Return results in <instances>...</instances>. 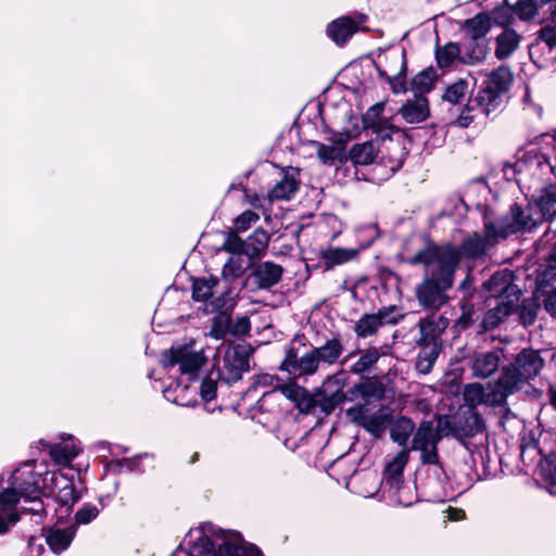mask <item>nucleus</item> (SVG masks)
Listing matches in <instances>:
<instances>
[{
  "instance_id": "11",
  "label": "nucleus",
  "mask_w": 556,
  "mask_h": 556,
  "mask_svg": "<svg viewBox=\"0 0 556 556\" xmlns=\"http://www.w3.org/2000/svg\"><path fill=\"white\" fill-rule=\"evenodd\" d=\"M539 213L538 208H534L533 201L528 204L527 207L521 208L515 205L511 211L513 222L507 225L498 226L501 230V237L505 238L509 233L517 232L519 230H531L544 220H536L534 216Z\"/></svg>"
},
{
  "instance_id": "42",
  "label": "nucleus",
  "mask_w": 556,
  "mask_h": 556,
  "mask_svg": "<svg viewBox=\"0 0 556 556\" xmlns=\"http://www.w3.org/2000/svg\"><path fill=\"white\" fill-rule=\"evenodd\" d=\"M491 24L494 23L498 26H508L514 23L516 15L513 5L503 4L496 7L490 14Z\"/></svg>"
},
{
  "instance_id": "36",
  "label": "nucleus",
  "mask_w": 556,
  "mask_h": 556,
  "mask_svg": "<svg viewBox=\"0 0 556 556\" xmlns=\"http://www.w3.org/2000/svg\"><path fill=\"white\" fill-rule=\"evenodd\" d=\"M80 452V447L74 443L54 444L50 447L51 458L59 465H68Z\"/></svg>"
},
{
  "instance_id": "49",
  "label": "nucleus",
  "mask_w": 556,
  "mask_h": 556,
  "mask_svg": "<svg viewBox=\"0 0 556 556\" xmlns=\"http://www.w3.org/2000/svg\"><path fill=\"white\" fill-rule=\"evenodd\" d=\"M543 45L546 46L549 50L556 48V22L554 24L544 26L540 30L535 48L543 49Z\"/></svg>"
},
{
  "instance_id": "33",
  "label": "nucleus",
  "mask_w": 556,
  "mask_h": 556,
  "mask_svg": "<svg viewBox=\"0 0 556 556\" xmlns=\"http://www.w3.org/2000/svg\"><path fill=\"white\" fill-rule=\"evenodd\" d=\"M319 363L334 364L343 352V345L340 340L332 338L328 340L324 345L313 349Z\"/></svg>"
},
{
  "instance_id": "12",
  "label": "nucleus",
  "mask_w": 556,
  "mask_h": 556,
  "mask_svg": "<svg viewBox=\"0 0 556 556\" xmlns=\"http://www.w3.org/2000/svg\"><path fill=\"white\" fill-rule=\"evenodd\" d=\"M513 75L508 67H497L488 75L481 99L488 101L486 105L491 106L500 94L508 90Z\"/></svg>"
},
{
  "instance_id": "54",
  "label": "nucleus",
  "mask_w": 556,
  "mask_h": 556,
  "mask_svg": "<svg viewBox=\"0 0 556 556\" xmlns=\"http://www.w3.org/2000/svg\"><path fill=\"white\" fill-rule=\"evenodd\" d=\"M200 394L204 401L213 400L216 395V382L212 379L203 380L200 388Z\"/></svg>"
},
{
  "instance_id": "32",
  "label": "nucleus",
  "mask_w": 556,
  "mask_h": 556,
  "mask_svg": "<svg viewBox=\"0 0 556 556\" xmlns=\"http://www.w3.org/2000/svg\"><path fill=\"white\" fill-rule=\"evenodd\" d=\"M361 249L328 248L321 252V257L328 268L354 260Z\"/></svg>"
},
{
  "instance_id": "23",
  "label": "nucleus",
  "mask_w": 556,
  "mask_h": 556,
  "mask_svg": "<svg viewBox=\"0 0 556 556\" xmlns=\"http://www.w3.org/2000/svg\"><path fill=\"white\" fill-rule=\"evenodd\" d=\"M356 30L357 24L345 16L334 20L327 27L328 36L338 46L344 45Z\"/></svg>"
},
{
  "instance_id": "44",
  "label": "nucleus",
  "mask_w": 556,
  "mask_h": 556,
  "mask_svg": "<svg viewBox=\"0 0 556 556\" xmlns=\"http://www.w3.org/2000/svg\"><path fill=\"white\" fill-rule=\"evenodd\" d=\"M469 91L468 83L465 79H458L447 87L444 99L451 103H459Z\"/></svg>"
},
{
  "instance_id": "13",
  "label": "nucleus",
  "mask_w": 556,
  "mask_h": 556,
  "mask_svg": "<svg viewBox=\"0 0 556 556\" xmlns=\"http://www.w3.org/2000/svg\"><path fill=\"white\" fill-rule=\"evenodd\" d=\"M348 137L343 134H336L330 144L313 141L319 161L325 165H332L337 161L342 162L345 159V147Z\"/></svg>"
},
{
  "instance_id": "1",
  "label": "nucleus",
  "mask_w": 556,
  "mask_h": 556,
  "mask_svg": "<svg viewBox=\"0 0 556 556\" xmlns=\"http://www.w3.org/2000/svg\"><path fill=\"white\" fill-rule=\"evenodd\" d=\"M34 462L24 463L12 472L8 485L0 492V535L20 520V498L37 496V493L54 494L58 502L71 509L83 496L74 486L73 479L61 471H47L43 477L34 470Z\"/></svg>"
},
{
  "instance_id": "53",
  "label": "nucleus",
  "mask_w": 556,
  "mask_h": 556,
  "mask_svg": "<svg viewBox=\"0 0 556 556\" xmlns=\"http://www.w3.org/2000/svg\"><path fill=\"white\" fill-rule=\"evenodd\" d=\"M424 349L418 354V359L425 361L433 365L439 355V344H424Z\"/></svg>"
},
{
  "instance_id": "64",
  "label": "nucleus",
  "mask_w": 556,
  "mask_h": 556,
  "mask_svg": "<svg viewBox=\"0 0 556 556\" xmlns=\"http://www.w3.org/2000/svg\"><path fill=\"white\" fill-rule=\"evenodd\" d=\"M500 279H501V277H500V276L494 275V276H493V277H492V278L486 282V287H488L489 289H491V287H492L493 285H496V283H497V281H498Z\"/></svg>"
},
{
  "instance_id": "3",
  "label": "nucleus",
  "mask_w": 556,
  "mask_h": 556,
  "mask_svg": "<svg viewBox=\"0 0 556 556\" xmlns=\"http://www.w3.org/2000/svg\"><path fill=\"white\" fill-rule=\"evenodd\" d=\"M185 556H263L253 545H243L238 532L203 522L187 534Z\"/></svg>"
},
{
  "instance_id": "48",
  "label": "nucleus",
  "mask_w": 556,
  "mask_h": 556,
  "mask_svg": "<svg viewBox=\"0 0 556 556\" xmlns=\"http://www.w3.org/2000/svg\"><path fill=\"white\" fill-rule=\"evenodd\" d=\"M509 312L510 307L508 305H497L495 308L490 309L483 319V327L485 329H493L497 327Z\"/></svg>"
},
{
  "instance_id": "10",
  "label": "nucleus",
  "mask_w": 556,
  "mask_h": 556,
  "mask_svg": "<svg viewBox=\"0 0 556 556\" xmlns=\"http://www.w3.org/2000/svg\"><path fill=\"white\" fill-rule=\"evenodd\" d=\"M216 277L197 278L192 282V298L194 301L205 302V311L214 313L224 307L226 299L224 292H218Z\"/></svg>"
},
{
  "instance_id": "60",
  "label": "nucleus",
  "mask_w": 556,
  "mask_h": 556,
  "mask_svg": "<svg viewBox=\"0 0 556 556\" xmlns=\"http://www.w3.org/2000/svg\"><path fill=\"white\" fill-rule=\"evenodd\" d=\"M447 518L451 521H459L465 518V511L460 508L448 507L446 509Z\"/></svg>"
},
{
  "instance_id": "61",
  "label": "nucleus",
  "mask_w": 556,
  "mask_h": 556,
  "mask_svg": "<svg viewBox=\"0 0 556 556\" xmlns=\"http://www.w3.org/2000/svg\"><path fill=\"white\" fill-rule=\"evenodd\" d=\"M545 307L553 316L556 317V289L547 296Z\"/></svg>"
},
{
  "instance_id": "27",
  "label": "nucleus",
  "mask_w": 556,
  "mask_h": 556,
  "mask_svg": "<svg viewBox=\"0 0 556 556\" xmlns=\"http://www.w3.org/2000/svg\"><path fill=\"white\" fill-rule=\"evenodd\" d=\"M545 4H549L552 15H554L556 11V1L554 0H519L513 7L516 17L520 21H530Z\"/></svg>"
},
{
  "instance_id": "56",
  "label": "nucleus",
  "mask_w": 556,
  "mask_h": 556,
  "mask_svg": "<svg viewBox=\"0 0 556 556\" xmlns=\"http://www.w3.org/2000/svg\"><path fill=\"white\" fill-rule=\"evenodd\" d=\"M366 482L370 484V488L368 489H361L358 493L364 497H372L379 489V485L381 484L378 480V478L374 475H368L365 478Z\"/></svg>"
},
{
  "instance_id": "59",
  "label": "nucleus",
  "mask_w": 556,
  "mask_h": 556,
  "mask_svg": "<svg viewBox=\"0 0 556 556\" xmlns=\"http://www.w3.org/2000/svg\"><path fill=\"white\" fill-rule=\"evenodd\" d=\"M277 382H278V378H276V377H274L271 375L265 374V375H261L258 377V380H257L258 384H262V386H273L274 387V391L273 392L264 394L263 401L266 397L271 396L274 394V392L278 390L279 386L277 384Z\"/></svg>"
},
{
  "instance_id": "31",
  "label": "nucleus",
  "mask_w": 556,
  "mask_h": 556,
  "mask_svg": "<svg viewBox=\"0 0 556 556\" xmlns=\"http://www.w3.org/2000/svg\"><path fill=\"white\" fill-rule=\"evenodd\" d=\"M270 237L263 229H256L254 232L244 241L245 255L249 258L260 257L267 249Z\"/></svg>"
},
{
  "instance_id": "20",
  "label": "nucleus",
  "mask_w": 556,
  "mask_h": 556,
  "mask_svg": "<svg viewBox=\"0 0 556 556\" xmlns=\"http://www.w3.org/2000/svg\"><path fill=\"white\" fill-rule=\"evenodd\" d=\"M300 185L298 170H287L282 178L273 187L269 192L270 200H289L298 191Z\"/></svg>"
},
{
  "instance_id": "38",
  "label": "nucleus",
  "mask_w": 556,
  "mask_h": 556,
  "mask_svg": "<svg viewBox=\"0 0 556 556\" xmlns=\"http://www.w3.org/2000/svg\"><path fill=\"white\" fill-rule=\"evenodd\" d=\"M376 157L375 147L370 142L355 144L350 152V159L354 164L367 165Z\"/></svg>"
},
{
  "instance_id": "34",
  "label": "nucleus",
  "mask_w": 556,
  "mask_h": 556,
  "mask_svg": "<svg viewBox=\"0 0 556 556\" xmlns=\"http://www.w3.org/2000/svg\"><path fill=\"white\" fill-rule=\"evenodd\" d=\"M415 430V424L407 417L397 418L391 426V439L399 445L404 446Z\"/></svg>"
},
{
  "instance_id": "57",
  "label": "nucleus",
  "mask_w": 556,
  "mask_h": 556,
  "mask_svg": "<svg viewBox=\"0 0 556 556\" xmlns=\"http://www.w3.org/2000/svg\"><path fill=\"white\" fill-rule=\"evenodd\" d=\"M250 327L248 317H239L232 325L231 332L236 336H243L250 331Z\"/></svg>"
},
{
  "instance_id": "21",
  "label": "nucleus",
  "mask_w": 556,
  "mask_h": 556,
  "mask_svg": "<svg viewBox=\"0 0 556 556\" xmlns=\"http://www.w3.org/2000/svg\"><path fill=\"white\" fill-rule=\"evenodd\" d=\"M534 208L539 213L534 216L536 220H548L556 216V185H551L541 191V194L533 200Z\"/></svg>"
},
{
  "instance_id": "46",
  "label": "nucleus",
  "mask_w": 556,
  "mask_h": 556,
  "mask_svg": "<svg viewBox=\"0 0 556 556\" xmlns=\"http://www.w3.org/2000/svg\"><path fill=\"white\" fill-rule=\"evenodd\" d=\"M435 80V73L432 70H426L417 74L412 81L413 89L422 93L432 89Z\"/></svg>"
},
{
  "instance_id": "37",
  "label": "nucleus",
  "mask_w": 556,
  "mask_h": 556,
  "mask_svg": "<svg viewBox=\"0 0 556 556\" xmlns=\"http://www.w3.org/2000/svg\"><path fill=\"white\" fill-rule=\"evenodd\" d=\"M462 54V48L455 42H448L435 51L437 62L440 67L451 66L455 60H460Z\"/></svg>"
},
{
  "instance_id": "43",
  "label": "nucleus",
  "mask_w": 556,
  "mask_h": 556,
  "mask_svg": "<svg viewBox=\"0 0 556 556\" xmlns=\"http://www.w3.org/2000/svg\"><path fill=\"white\" fill-rule=\"evenodd\" d=\"M542 476L551 494H556V453L549 454L542 464Z\"/></svg>"
},
{
  "instance_id": "22",
  "label": "nucleus",
  "mask_w": 556,
  "mask_h": 556,
  "mask_svg": "<svg viewBox=\"0 0 556 556\" xmlns=\"http://www.w3.org/2000/svg\"><path fill=\"white\" fill-rule=\"evenodd\" d=\"M282 267L273 262L260 264L252 276L255 283L262 289H268L279 282L282 275Z\"/></svg>"
},
{
  "instance_id": "9",
  "label": "nucleus",
  "mask_w": 556,
  "mask_h": 556,
  "mask_svg": "<svg viewBox=\"0 0 556 556\" xmlns=\"http://www.w3.org/2000/svg\"><path fill=\"white\" fill-rule=\"evenodd\" d=\"M348 417L354 424L362 426L366 431L376 438H380L390 419V414L386 408H380L372 414L364 405H357L346 410Z\"/></svg>"
},
{
  "instance_id": "51",
  "label": "nucleus",
  "mask_w": 556,
  "mask_h": 556,
  "mask_svg": "<svg viewBox=\"0 0 556 556\" xmlns=\"http://www.w3.org/2000/svg\"><path fill=\"white\" fill-rule=\"evenodd\" d=\"M100 513V509L90 503L85 504L75 515L76 525H88L94 520Z\"/></svg>"
},
{
  "instance_id": "47",
  "label": "nucleus",
  "mask_w": 556,
  "mask_h": 556,
  "mask_svg": "<svg viewBox=\"0 0 556 556\" xmlns=\"http://www.w3.org/2000/svg\"><path fill=\"white\" fill-rule=\"evenodd\" d=\"M223 250L229 252L231 255H245L244 241L237 235V231L229 230L223 243Z\"/></svg>"
},
{
  "instance_id": "4",
  "label": "nucleus",
  "mask_w": 556,
  "mask_h": 556,
  "mask_svg": "<svg viewBox=\"0 0 556 556\" xmlns=\"http://www.w3.org/2000/svg\"><path fill=\"white\" fill-rule=\"evenodd\" d=\"M507 378L498 377L493 383L483 386L478 382L468 383L464 387L463 396L467 406L471 408L468 420L471 421L469 433L473 434L483 430V420L475 408L479 405L491 407L503 406L506 404L507 397L510 395L506 387Z\"/></svg>"
},
{
  "instance_id": "17",
  "label": "nucleus",
  "mask_w": 556,
  "mask_h": 556,
  "mask_svg": "<svg viewBox=\"0 0 556 556\" xmlns=\"http://www.w3.org/2000/svg\"><path fill=\"white\" fill-rule=\"evenodd\" d=\"M446 326L447 320L442 317L430 316L420 319L418 323L420 337L417 344H439L438 340Z\"/></svg>"
},
{
  "instance_id": "55",
  "label": "nucleus",
  "mask_w": 556,
  "mask_h": 556,
  "mask_svg": "<svg viewBox=\"0 0 556 556\" xmlns=\"http://www.w3.org/2000/svg\"><path fill=\"white\" fill-rule=\"evenodd\" d=\"M556 278V244L549 257L547 258L546 268L543 273V280H553Z\"/></svg>"
},
{
  "instance_id": "52",
  "label": "nucleus",
  "mask_w": 556,
  "mask_h": 556,
  "mask_svg": "<svg viewBox=\"0 0 556 556\" xmlns=\"http://www.w3.org/2000/svg\"><path fill=\"white\" fill-rule=\"evenodd\" d=\"M228 323L229 319L227 316L216 317L211 329V336L217 340L223 339L226 333V327L228 326Z\"/></svg>"
},
{
  "instance_id": "15",
  "label": "nucleus",
  "mask_w": 556,
  "mask_h": 556,
  "mask_svg": "<svg viewBox=\"0 0 556 556\" xmlns=\"http://www.w3.org/2000/svg\"><path fill=\"white\" fill-rule=\"evenodd\" d=\"M378 71L381 76L387 77L390 81L399 80L400 76L406 71L405 54L403 51H390L380 60Z\"/></svg>"
},
{
  "instance_id": "29",
  "label": "nucleus",
  "mask_w": 556,
  "mask_h": 556,
  "mask_svg": "<svg viewBox=\"0 0 556 556\" xmlns=\"http://www.w3.org/2000/svg\"><path fill=\"white\" fill-rule=\"evenodd\" d=\"M163 393L167 401L180 406H190L195 403V391H191L189 386L181 382L169 384Z\"/></svg>"
},
{
  "instance_id": "18",
  "label": "nucleus",
  "mask_w": 556,
  "mask_h": 556,
  "mask_svg": "<svg viewBox=\"0 0 556 556\" xmlns=\"http://www.w3.org/2000/svg\"><path fill=\"white\" fill-rule=\"evenodd\" d=\"M501 353L491 351L475 355L471 362L472 376L481 379L489 378L500 367Z\"/></svg>"
},
{
  "instance_id": "14",
  "label": "nucleus",
  "mask_w": 556,
  "mask_h": 556,
  "mask_svg": "<svg viewBox=\"0 0 556 556\" xmlns=\"http://www.w3.org/2000/svg\"><path fill=\"white\" fill-rule=\"evenodd\" d=\"M319 362L313 350L300 358L289 353L283 361L281 368L293 376L313 375L317 371Z\"/></svg>"
},
{
  "instance_id": "58",
  "label": "nucleus",
  "mask_w": 556,
  "mask_h": 556,
  "mask_svg": "<svg viewBox=\"0 0 556 556\" xmlns=\"http://www.w3.org/2000/svg\"><path fill=\"white\" fill-rule=\"evenodd\" d=\"M42 493H37V496L24 498L25 502H29L30 506L23 509V513L39 514L43 510V503L40 500Z\"/></svg>"
},
{
  "instance_id": "5",
  "label": "nucleus",
  "mask_w": 556,
  "mask_h": 556,
  "mask_svg": "<svg viewBox=\"0 0 556 556\" xmlns=\"http://www.w3.org/2000/svg\"><path fill=\"white\" fill-rule=\"evenodd\" d=\"M544 361L538 351L526 349L522 350L515 358V363L505 366L500 377L507 378L506 387L509 394H514L522 388V386L533 377H535L543 368Z\"/></svg>"
},
{
  "instance_id": "26",
  "label": "nucleus",
  "mask_w": 556,
  "mask_h": 556,
  "mask_svg": "<svg viewBox=\"0 0 556 556\" xmlns=\"http://www.w3.org/2000/svg\"><path fill=\"white\" fill-rule=\"evenodd\" d=\"M408 462V451H401L391 462H389L384 469L383 482L386 486H396L403 481L402 473Z\"/></svg>"
},
{
  "instance_id": "41",
  "label": "nucleus",
  "mask_w": 556,
  "mask_h": 556,
  "mask_svg": "<svg viewBox=\"0 0 556 556\" xmlns=\"http://www.w3.org/2000/svg\"><path fill=\"white\" fill-rule=\"evenodd\" d=\"M380 352L377 348H368L365 350L358 361L352 366V372L363 374L369 370L379 359Z\"/></svg>"
},
{
  "instance_id": "63",
  "label": "nucleus",
  "mask_w": 556,
  "mask_h": 556,
  "mask_svg": "<svg viewBox=\"0 0 556 556\" xmlns=\"http://www.w3.org/2000/svg\"><path fill=\"white\" fill-rule=\"evenodd\" d=\"M472 121V117L469 116V115H464L462 114L459 117H458V124L463 127H466L469 125V123Z\"/></svg>"
},
{
  "instance_id": "62",
  "label": "nucleus",
  "mask_w": 556,
  "mask_h": 556,
  "mask_svg": "<svg viewBox=\"0 0 556 556\" xmlns=\"http://www.w3.org/2000/svg\"><path fill=\"white\" fill-rule=\"evenodd\" d=\"M432 366L430 363L417 358L416 367L421 374H428Z\"/></svg>"
},
{
  "instance_id": "7",
  "label": "nucleus",
  "mask_w": 556,
  "mask_h": 556,
  "mask_svg": "<svg viewBox=\"0 0 556 556\" xmlns=\"http://www.w3.org/2000/svg\"><path fill=\"white\" fill-rule=\"evenodd\" d=\"M501 237V230L492 223H485L484 233L480 235L478 232H473L468 236L460 249H456L451 247L458 253V260L460 256L467 258H478L486 253V251L493 247Z\"/></svg>"
},
{
  "instance_id": "30",
  "label": "nucleus",
  "mask_w": 556,
  "mask_h": 556,
  "mask_svg": "<svg viewBox=\"0 0 556 556\" xmlns=\"http://www.w3.org/2000/svg\"><path fill=\"white\" fill-rule=\"evenodd\" d=\"M388 496L402 506H410L417 502L416 488L410 483L400 482L396 486L388 488Z\"/></svg>"
},
{
  "instance_id": "6",
  "label": "nucleus",
  "mask_w": 556,
  "mask_h": 556,
  "mask_svg": "<svg viewBox=\"0 0 556 556\" xmlns=\"http://www.w3.org/2000/svg\"><path fill=\"white\" fill-rule=\"evenodd\" d=\"M206 358L202 348H197L195 342L191 341L177 348H172L163 354L162 363L165 368H173L179 365V370L188 381L197 379L199 370L204 365Z\"/></svg>"
},
{
  "instance_id": "8",
  "label": "nucleus",
  "mask_w": 556,
  "mask_h": 556,
  "mask_svg": "<svg viewBox=\"0 0 556 556\" xmlns=\"http://www.w3.org/2000/svg\"><path fill=\"white\" fill-rule=\"evenodd\" d=\"M440 439L439 430L433 427L431 421H424L419 425L413 438L412 450L420 452L422 464L434 465L438 463L437 445Z\"/></svg>"
},
{
  "instance_id": "39",
  "label": "nucleus",
  "mask_w": 556,
  "mask_h": 556,
  "mask_svg": "<svg viewBox=\"0 0 556 556\" xmlns=\"http://www.w3.org/2000/svg\"><path fill=\"white\" fill-rule=\"evenodd\" d=\"M460 61L466 64H477L484 60L486 47L472 40L462 49Z\"/></svg>"
},
{
  "instance_id": "35",
  "label": "nucleus",
  "mask_w": 556,
  "mask_h": 556,
  "mask_svg": "<svg viewBox=\"0 0 556 556\" xmlns=\"http://www.w3.org/2000/svg\"><path fill=\"white\" fill-rule=\"evenodd\" d=\"M491 28V18L488 13H479L466 21V29L472 40L484 37Z\"/></svg>"
},
{
  "instance_id": "16",
  "label": "nucleus",
  "mask_w": 556,
  "mask_h": 556,
  "mask_svg": "<svg viewBox=\"0 0 556 556\" xmlns=\"http://www.w3.org/2000/svg\"><path fill=\"white\" fill-rule=\"evenodd\" d=\"M225 369L228 376L225 378L228 382L237 381L242 372L249 369V357L244 349L239 346L229 350L224 358Z\"/></svg>"
},
{
  "instance_id": "50",
  "label": "nucleus",
  "mask_w": 556,
  "mask_h": 556,
  "mask_svg": "<svg viewBox=\"0 0 556 556\" xmlns=\"http://www.w3.org/2000/svg\"><path fill=\"white\" fill-rule=\"evenodd\" d=\"M258 220L260 215L257 213L247 210L235 219L233 230L237 232H244Z\"/></svg>"
},
{
  "instance_id": "19",
  "label": "nucleus",
  "mask_w": 556,
  "mask_h": 556,
  "mask_svg": "<svg viewBox=\"0 0 556 556\" xmlns=\"http://www.w3.org/2000/svg\"><path fill=\"white\" fill-rule=\"evenodd\" d=\"M400 114L406 123H421L429 116L428 100L422 96H416L414 99L407 100L402 105Z\"/></svg>"
},
{
  "instance_id": "40",
  "label": "nucleus",
  "mask_w": 556,
  "mask_h": 556,
  "mask_svg": "<svg viewBox=\"0 0 556 556\" xmlns=\"http://www.w3.org/2000/svg\"><path fill=\"white\" fill-rule=\"evenodd\" d=\"M381 314L379 315H365L355 325V333L359 338H367L372 336L381 326Z\"/></svg>"
},
{
  "instance_id": "24",
  "label": "nucleus",
  "mask_w": 556,
  "mask_h": 556,
  "mask_svg": "<svg viewBox=\"0 0 556 556\" xmlns=\"http://www.w3.org/2000/svg\"><path fill=\"white\" fill-rule=\"evenodd\" d=\"M283 396L294 402L296 407L303 412H309L314 407V400L308 391L295 383H287L278 387Z\"/></svg>"
},
{
  "instance_id": "45",
  "label": "nucleus",
  "mask_w": 556,
  "mask_h": 556,
  "mask_svg": "<svg viewBox=\"0 0 556 556\" xmlns=\"http://www.w3.org/2000/svg\"><path fill=\"white\" fill-rule=\"evenodd\" d=\"M244 271L242 255H231L223 268V277L226 280H235Z\"/></svg>"
},
{
  "instance_id": "28",
  "label": "nucleus",
  "mask_w": 556,
  "mask_h": 556,
  "mask_svg": "<svg viewBox=\"0 0 556 556\" xmlns=\"http://www.w3.org/2000/svg\"><path fill=\"white\" fill-rule=\"evenodd\" d=\"M520 42V36L511 28H505L496 37L495 56L500 60L506 59L514 53Z\"/></svg>"
},
{
  "instance_id": "25",
  "label": "nucleus",
  "mask_w": 556,
  "mask_h": 556,
  "mask_svg": "<svg viewBox=\"0 0 556 556\" xmlns=\"http://www.w3.org/2000/svg\"><path fill=\"white\" fill-rule=\"evenodd\" d=\"M75 536V528H51L47 531L46 542L54 554H61L68 548Z\"/></svg>"
},
{
  "instance_id": "2",
  "label": "nucleus",
  "mask_w": 556,
  "mask_h": 556,
  "mask_svg": "<svg viewBox=\"0 0 556 556\" xmlns=\"http://www.w3.org/2000/svg\"><path fill=\"white\" fill-rule=\"evenodd\" d=\"M410 262L422 263L426 266L427 277L417 288L419 303L425 307L438 309L447 300L444 292L453 285L458 253L451 245L433 247L420 251Z\"/></svg>"
}]
</instances>
